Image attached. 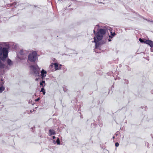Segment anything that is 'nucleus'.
<instances>
[{"instance_id": "obj_10", "label": "nucleus", "mask_w": 153, "mask_h": 153, "mask_svg": "<svg viewBox=\"0 0 153 153\" xmlns=\"http://www.w3.org/2000/svg\"><path fill=\"white\" fill-rule=\"evenodd\" d=\"M40 92H42L43 93V94L44 95H45V90L44 89V86H42L41 90Z\"/></svg>"}, {"instance_id": "obj_11", "label": "nucleus", "mask_w": 153, "mask_h": 153, "mask_svg": "<svg viewBox=\"0 0 153 153\" xmlns=\"http://www.w3.org/2000/svg\"><path fill=\"white\" fill-rule=\"evenodd\" d=\"M139 40L140 41V42H141V43H144L145 44H146V42L147 41V40H146V39H145L144 40H143V39H141V38H140L139 39Z\"/></svg>"}, {"instance_id": "obj_16", "label": "nucleus", "mask_w": 153, "mask_h": 153, "mask_svg": "<svg viewBox=\"0 0 153 153\" xmlns=\"http://www.w3.org/2000/svg\"><path fill=\"white\" fill-rule=\"evenodd\" d=\"M111 38H112L114 36L116 35V33L115 32H111Z\"/></svg>"}, {"instance_id": "obj_21", "label": "nucleus", "mask_w": 153, "mask_h": 153, "mask_svg": "<svg viewBox=\"0 0 153 153\" xmlns=\"http://www.w3.org/2000/svg\"><path fill=\"white\" fill-rule=\"evenodd\" d=\"M112 38H111V36H109V38L108 39V41L110 42L111 41V39Z\"/></svg>"}, {"instance_id": "obj_7", "label": "nucleus", "mask_w": 153, "mask_h": 153, "mask_svg": "<svg viewBox=\"0 0 153 153\" xmlns=\"http://www.w3.org/2000/svg\"><path fill=\"white\" fill-rule=\"evenodd\" d=\"M54 67L55 68L54 69H53L52 70V71L59 70L61 69L60 67H59L57 63H54Z\"/></svg>"}, {"instance_id": "obj_13", "label": "nucleus", "mask_w": 153, "mask_h": 153, "mask_svg": "<svg viewBox=\"0 0 153 153\" xmlns=\"http://www.w3.org/2000/svg\"><path fill=\"white\" fill-rule=\"evenodd\" d=\"M54 63H52L51 64V65L50 66V68L52 71V70L53 69H52V68L53 67H54Z\"/></svg>"}, {"instance_id": "obj_24", "label": "nucleus", "mask_w": 153, "mask_h": 153, "mask_svg": "<svg viewBox=\"0 0 153 153\" xmlns=\"http://www.w3.org/2000/svg\"><path fill=\"white\" fill-rule=\"evenodd\" d=\"M53 139H54V138H55V137H54V136H53Z\"/></svg>"}, {"instance_id": "obj_12", "label": "nucleus", "mask_w": 153, "mask_h": 153, "mask_svg": "<svg viewBox=\"0 0 153 153\" xmlns=\"http://www.w3.org/2000/svg\"><path fill=\"white\" fill-rule=\"evenodd\" d=\"M7 63L8 65H11L12 64V62L9 59H8L7 60Z\"/></svg>"}, {"instance_id": "obj_22", "label": "nucleus", "mask_w": 153, "mask_h": 153, "mask_svg": "<svg viewBox=\"0 0 153 153\" xmlns=\"http://www.w3.org/2000/svg\"><path fill=\"white\" fill-rule=\"evenodd\" d=\"M0 64H0V67H1L2 66H4V64L1 63V62H0Z\"/></svg>"}, {"instance_id": "obj_26", "label": "nucleus", "mask_w": 153, "mask_h": 153, "mask_svg": "<svg viewBox=\"0 0 153 153\" xmlns=\"http://www.w3.org/2000/svg\"><path fill=\"white\" fill-rule=\"evenodd\" d=\"M113 138H114V136H113Z\"/></svg>"}, {"instance_id": "obj_20", "label": "nucleus", "mask_w": 153, "mask_h": 153, "mask_svg": "<svg viewBox=\"0 0 153 153\" xmlns=\"http://www.w3.org/2000/svg\"><path fill=\"white\" fill-rule=\"evenodd\" d=\"M115 146L116 147H118L119 146V143L118 142H117L115 143Z\"/></svg>"}, {"instance_id": "obj_6", "label": "nucleus", "mask_w": 153, "mask_h": 153, "mask_svg": "<svg viewBox=\"0 0 153 153\" xmlns=\"http://www.w3.org/2000/svg\"><path fill=\"white\" fill-rule=\"evenodd\" d=\"M146 42V44L149 45L152 48H153V41L150 40H147Z\"/></svg>"}, {"instance_id": "obj_19", "label": "nucleus", "mask_w": 153, "mask_h": 153, "mask_svg": "<svg viewBox=\"0 0 153 153\" xmlns=\"http://www.w3.org/2000/svg\"><path fill=\"white\" fill-rule=\"evenodd\" d=\"M19 53L21 55H22L24 54V52L23 50H20L19 52Z\"/></svg>"}, {"instance_id": "obj_14", "label": "nucleus", "mask_w": 153, "mask_h": 153, "mask_svg": "<svg viewBox=\"0 0 153 153\" xmlns=\"http://www.w3.org/2000/svg\"><path fill=\"white\" fill-rule=\"evenodd\" d=\"M4 88L2 86L0 87V93H1L4 90Z\"/></svg>"}, {"instance_id": "obj_8", "label": "nucleus", "mask_w": 153, "mask_h": 153, "mask_svg": "<svg viewBox=\"0 0 153 153\" xmlns=\"http://www.w3.org/2000/svg\"><path fill=\"white\" fill-rule=\"evenodd\" d=\"M94 42L95 43V48H98L100 45V42L99 41L97 40L96 38V37H94Z\"/></svg>"}, {"instance_id": "obj_5", "label": "nucleus", "mask_w": 153, "mask_h": 153, "mask_svg": "<svg viewBox=\"0 0 153 153\" xmlns=\"http://www.w3.org/2000/svg\"><path fill=\"white\" fill-rule=\"evenodd\" d=\"M41 73L42 78L43 79V78L45 77L46 75L47 72L43 69L41 71Z\"/></svg>"}, {"instance_id": "obj_4", "label": "nucleus", "mask_w": 153, "mask_h": 153, "mask_svg": "<svg viewBox=\"0 0 153 153\" xmlns=\"http://www.w3.org/2000/svg\"><path fill=\"white\" fill-rule=\"evenodd\" d=\"M2 51L3 55L4 57L6 58L8 56V52L7 48H4L2 49V47L0 46V51Z\"/></svg>"}, {"instance_id": "obj_25", "label": "nucleus", "mask_w": 153, "mask_h": 153, "mask_svg": "<svg viewBox=\"0 0 153 153\" xmlns=\"http://www.w3.org/2000/svg\"><path fill=\"white\" fill-rule=\"evenodd\" d=\"M94 33H95V30H94Z\"/></svg>"}, {"instance_id": "obj_15", "label": "nucleus", "mask_w": 153, "mask_h": 153, "mask_svg": "<svg viewBox=\"0 0 153 153\" xmlns=\"http://www.w3.org/2000/svg\"><path fill=\"white\" fill-rule=\"evenodd\" d=\"M49 132L50 134H55V132L53 130H49Z\"/></svg>"}, {"instance_id": "obj_1", "label": "nucleus", "mask_w": 153, "mask_h": 153, "mask_svg": "<svg viewBox=\"0 0 153 153\" xmlns=\"http://www.w3.org/2000/svg\"><path fill=\"white\" fill-rule=\"evenodd\" d=\"M106 32V30L105 29H101L96 33L95 37L96 38L97 40H101L103 37V35H104Z\"/></svg>"}, {"instance_id": "obj_17", "label": "nucleus", "mask_w": 153, "mask_h": 153, "mask_svg": "<svg viewBox=\"0 0 153 153\" xmlns=\"http://www.w3.org/2000/svg\"><path fill=\"white\" fill-rule=\"evenodd\" d=\"M17 2H14L11 4L10 6H15L17 4Z\"/></svg>"}, {"instance_id": "obj_18", "label": "nucleus", "mask_w": 153, "mask_h": 153, "mask_svg": "<svg viewBox=\"0 0 153 153\" xmlns=\"http://www.w3.org/2000/svg\"><path fill=\"white\" fill-rule=\"evenodd\" d=\"M56 142L58 144H60V140H59V138H57L56 141Z\"/></svg>"}, {"instance_id": "obj_2", "label": "nucleus", "mask_w": 153, "mask_h": 153, "mask_svg": "<svg viewBox=\"0 0 153 153\" xmlns=\"http://www.w3.org/2000/svg\"><path fill=\"white\" fill-rule=\"evenodd\" d=\"M37 53L36 51H33L29 53L28 56V60L31 62H34L37 59Z\"/></svg>"}, {"instance_id": "obj_23", "label": "nucleus", "mask_w": 153, "mask_h": 153, "mask_svg": "<svg viewBox=\"0 0 153 153\" xmlns=\"http://www.w3.org/2000/svg\"><path fill=\"white\" fill-rule=\"evenodd\" d=\"M59 65V67H60L61 68V67L62 66V65H61V64H59V65Z\"/></svg>"}, {"instance_id": "obj_9", "label": "nucleus", "mask_w": 153, "mask_h": 153, "mask_svg": "<svg viewBox=\"0 0 153 153\" xmlns=\"http://www.w3.org/2000/svg\"><path fill=\"white\" fill-rule=\"evenodd\" d=\"M40 85L41 86H42V87L44 86H45V81L44 80H42V81L40 83Z\"/></svg>"}, {"instance_id": "obj_27", "label": "nucleus", "mask_w": 153, "mask_h": 153, "mask_svg": "<svg viewBox=\"0 0 153 153\" xmlns=\"http://www.w3.org/2000/svg\"><path fill=\"white\" fill-rule=\"evenodd\" d=\"M39 100V99H37V100Z\"/></svg>"}, {"instance_id": "obj_3", "label": "nucleus", "mask_w": 153, "mask_h": 153, "mask_svg": "<svg viewBox=\"0 0 153 153\" xmlns=\"http://www.w3.org/2000/svg\"><path fill=\"white\" fill-rule=\"evenodd\" d=\"M30 68L32 69L34 75L35 76H38L40 69L38 65H31Z\"/></svg>"}]
</instances>
